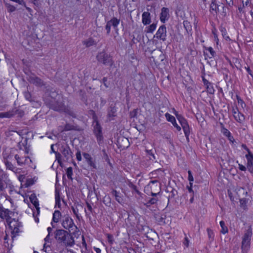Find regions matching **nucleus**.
Here are the masks:
<instances>
[{
	"label": "nucleus",
	"mask_w": 253,
	"mask_h": 253,
	"mask_svg": "<svg viewBox=\"0 0 253 253\" xmlns=\"http://www.w3.org/2000/svg\"><path fill=\"white\" fill-rule=\"evenodd\" d=\"M44 103L50 109L59 112L65 109V105L61 100V96L56 92H52L44 98Z\"/></svg>",
	"instance_id": "1"
},
{
	"label": "nucleus",
	"mask_w": 253,
	"mask_h": 253,
	"mask_svg": "<svg viewBox=\"0 0 253 253\" xmlns=\"http://www.w3.org/2000/svg\"><path fill=\"white\" fill-rule=\"evenodd\" d=\"M68 231L63 229L56 230L54 233L55 238L60 244L66 247H72L75 244L74 239Z\"/></svg>",
	"instance_id": "2"
},
{
	"label": "nucleus",
	"mask_w": 253,
	"mask_h": 253,
	"mask_svg": "<svg viewBox=\"0 0 253 253\" xmlns=\"http://www.w3.org/2000/svg\"><path fill=\"white\" fill-rule=\"evenodd\" d=\"M96 59L98 63L105 66L111 67L114 63L112 57L104 50L97 53Z\"/></svg>",
	"instance_id": "3"
},
{
	"label": "nucleus",
	"mask_w": 253,
	"mask_h": 253,
	"mask_svg": "<svg viewBox=\"0 0 253 253\" xmlns=\"http://www.w3.org/2000/svg\"><path fill=\"white\" fill-rule=\"evenodd\" d=\"M62 225L64 228L68 230V231L69 232L74 233L78 229V228L75 224L73 220L68 215H65L63 217Z\"/></svg>",
	"instance_id": "4"
},
{
	"label": "nucleus",
	"mask_w": 253,
	"mask_h": 253,
	"mask_svg": "<svg viewBox=\"0 0 253 253\" xmlns=\"http://www.w3.org/2000/svg\"><path fill=\"white\" fill-rule=\"evenodd\" d=\"M92 126H93V133L96 137L97 140L99 144L103 140L102 128L100 125L96 116H93Z\"/></svg>",
	"instance_id": "5"
},
{
	"label": "nucleus",
	"mask_w": 253,
	"mask_h": 253,
	"mask_svg": "<svg viewBox=\"0 0 253 253\" xmlns=\"http://www.w3.org/2000/svg\"><path fill=\"white\" fill-rule=\"evenodd\" d=\"M14 158L19 166L24 167L28 166L29 167H32V166H31L32 161L29 157L22 156L18 154H16Z\"/></svg>",
	"instance_id": "6"
},
{
	"label": "nucleus",
	"mask_w": 253,
	"mask_h": 253,
	"mask_svg": "<svg viewBox=\"0 0 253 253\" xmlns=\"http://www.w3.org/2000/svg\"><path fill=\"white\" fill-rule=\"evenodd\" d=\"M177 120L179 122L182 127L187 141H189V136L190 135V127L187 120L182 116H178L177 117Z\"/></svg>",
	"instance_id": "7"
},
{
	"label": "nucleus",
	"mask_w": 253,
	"mask_h": 253,
	"mask_svg": "<svg viewBox=\"0 0 253 253\" xmlns=\"http://www.w3.org/2000/svg\"><path fill=\"white\" fill-rule=\"evenodd\" d=\"M120 19L114 17L107 22L105 28L106 30L107 35H109L110 33L111 26H112L116 31L118 30V26L120 23Z\"/></svg>",
	"instance_id": "8"
},
{
	"label": "nucleus",
	"mask_w": 253,
	"mask_h": 253,
	"mask_svg": "<svg viewBox=\"0 0 253 253\" xmlns=\"http://www.w3.org/2000/svg\"><path fill=\"white\" fill-rule=\"evenodd\" d=\"M10 182L7 175L2 170L0 171V192L4 191Z\"/></svg>",
	"instance_id": "9"
},
{
	"label": "nucleus",
	"mask_w": 253,
	"mask_h": 253,
	"mask_svg": "<svg viewBox=\"0 0 253 253\" xmlns=\"http://www.w3.org/2000/svg\"><path fill=\"white\" fill-rule=\"evenodd\" d=\"M10 228L11 229V233L13 236L17 235L20 232L19 227L22 226L21 223L18 220L13 218L8 223Z\"/></svg>",
	"instance_id": "10"
},
{
	"label": "nucleus",
	"mask_w": 253,
	"mask_h": 253,
	"mask_svg": "<svg viewBox=\"0 0 253 253\" xmlns=\"http://www.w3.org/2000/svg\"><path fill=\"white\" fill-rule=\"evenodd\" d=\"M167 28L165 25L161 26L154 37L165 42L166 40Z\"/></svg>",
	"instance_id": "11"
},
{
	"label": "nucleus",
	"mask_w": 253,
	"mask_h": 253,
	"mask_svg": "<svg viewBox=\"0 0 253 253\" xmlns=\"http://www.w3.org/2000/svg\"><path fill=\"white\" fill-rule=\"evenodd\" d=\"M107 121L110 122L115 119L117 116V108L115 105L111 104L107 109Z\"/></svg>",
	"instance_id": "12"
},
{
	"label": "nucleus",
	"mask_w": 253,
	"mask_h": 253,
	"mask_svg": "<svg viewBox=\"0 0 253 253\" xmlns=\"http://www.w3.org/2000/svg\"><path fill=\"white\" fill-rule=\"evenodd\" d=\"M12 213V211L8 209L3 208L2 206L0 209V217L2 219H5L8 223L12 219L10 216V214Z\"/></svg>",
	"instance_id": "13"
},
{
	"label": "nucleus",
	"mask_w": 253,
	"mask_h": 253,
	"mask_svg": "<svg viewBox=\"0 0 253 253\" xmlns=\"http://www.w3.org/2000/svg\"><path fill=\"white\" fill-rule=\"evenodd\" d=\"M61 152L67 161L72 157L73 153L68 145L61 146Z\"/></svg>",
	"instance_id": "14"
},
{
	"label": "nucleus",
	"mask_w": 253,
	"mask_h": 253,
	"mask_svg": "<svg viewBox=\"0 0 253 253\" xmlns=\"http://www.w3.org/2000/svg\"><path fill=\"white\" fill-rule=\"evenodd\" d=\"M83 156L85 159L86 162L88 165L92 168L96 169L97 167L95 164V160L88 153H84L83 154Z\"/></svg>",
	"instance_id": "15"
},
{
	"label": "nucleus",
	"mask_w": 253,
	"mask_h": 253,
	"mask_svg": "<svg viewBox=\"0 0 253 253\" xmlns=\"http://www.w3.org/2000/svg\"><path fill=\"white\" fill-rule=\"evenodd\" d=\"M148 186H150L151 191H161V184L157 180L150 181Z\"/></svg>",
	"instance_id": "16"
},
{
	"label": "nucleus",
	"mask_w": 253,
	"mask_h": 253,
	"mask_svg": "<svg viewBox=\"0 0 253 253\" xmlns=\"http://www.w3.org/2000/svg\"><path fill=\"white\" fill-rule=\"evenodd\" d=\"M169 18V10L168 8L163 7L160 14V20L162 23H165Z\"/></svg>",
	"instance_id": "17"
},
{
	"label": "nucleus",
	"mask_w": 253,
	"mask_h": 253,
	"mask_svg": "<svg viewBox=\"0 0 253 253\" xmlns=\"http://www.w3.org/2000/svg\"><path fill=\"white\" fill-rule=\"evenodd\" d=\"M165 117L167 120L168 122L171 123L173 126L176 128L178 131H180L181 130L180 126L177 124L175 119L173 116L171 115L168 113H167L165 114Z\"/></svg>",
	"instance_id": "18"
},
{
	"label": "nucleus",
	"mask_w": 253,
	"mask_h": 253,
	"mask_svg": "<svg viewBox=\"0 0 253 253\" xmlns=\"http://www.w3.org/2000/svg\"><path fill=\"white\" fill-rule=\"evenodd\" d=\"M30 202L34 205L35 208L36 209L37 214V215L40 213V207L38 200L36 197L35 194H32L30 196Z\"/></svg>",
	"instance_id": "19"
},
{
	"label": "nucleus",
	"mask_w": 253,
	"mask_h": 253,
	"mask_svg": "<svg viewBox=\"0 0 253 253\" xmlns=\"http://www.w3.org/2000/svg\"><path fill=\"white\" fill-rule=\"evenodd\" d=\"M29 82L36 86H42L44 85L43 81L39 77L36 76H31L29 77Z\"/></svg>",
	"instance_id": "20"
},
{
	"label": "nucleus",
	"mask_w": 253,
	"mask_h": 253,
	"mask_svg": "<svg viewBox=\"0 0 253 253\" xmlns=\"http://www.w3.org/2000/svg\"><path fill=\"white\" fill-rule=\"evenodd\" d=\"M151 22V15L148 12H144L142 15V22L144 25L149 24Z\"/></svg>",
	"instance_id": "21"
},
{
	"label": "nucleus",
	"mask_w": 253,
	"mask_h": 253,
	"mask_svg": "<svg viewBox=\"0 0 253 253\" xmlns=\"http://www.w3.org/2000/svg\"><path fill=\"white\" fill-rule=\"evenodd\" d=\"M151 174L155 177L158 178L159 179H162L165 176L164 170L161 169H158L154 170L151 172Z\"/></svg>",
	"instance_id": "22"
},
{
	"label": "nucleus",
	"mask_w": 253,
	"mask_h": 253,
	"mask_svg": "<svg viewBox=\"0 0 253 253\" xmlns=\"http://www.w3.org/2000/svg\"><path fill=\"white\" fill-rule=\"evenodd\" d=\"M84 45H85L86 47H89L91 46L95 45L96 44V42L92 38H88V39L83 42Z\"/></svg>",
	"instance_id": "23"
},
{
	"label": "nucleus",
	"mask_w": 253,
	"mask_h": 253,
	"mask_svg": "<svg viewBox=\"0 0 253 253\" xmlns=\"http://www.w3.org/2000/svg\"><path fill=\"white\" fill-rule=\"evenodd\" d=\"M112 194L115 197L116 200L119 203L122 204L123 203V199L121 194L117 192L116 190H113L111 192Z\"/></svg>",
	"instance_id": "24"
},
{
	"label": "nucleus",
	"mask_w": 253,
	"mask_h": 253,
	"mask_svg": "<svg viewBox=\"0 0 253 253\" xmlns=\"http://www.w3.org/2000/svg\"><path fill=\"white\" fill-rule=\"evenodd\" d=\"M4 164L7 169H8L13 172H16L17 170V169L15 167L11 162L6 160L4 161Z\"/></svg>",
	"instance_id": "25"
},
{
	"label": "nucleus",
	"mask_w": 253,
	"mask_h": 253,
	"mask_svg": "<svg viewBox=\"0 0 253 253\" xmlns=\"http://www.w3.org/2000/svg\"><path fill=\"white\" fill-rule=\"evenodd\" d=\"M218 6L219 5L216 3V0H212L210 6V12L211 13L212 11H214L216 13H217L218 11Z\"/></svg>",
	"instance_id": "26"
},
{
	"label": "nucleus",
	"mask_w": 253,
	"mask_h": 253,
	"mask_svg": "<svg viewBox=\"0 0 253 253\" xmlns=\"http://www.w3.org/2000/svg\"><path fill=\"white\" fill-rule=\"evenodd\" d=\"M166 215H157L156 216V220L160 225H164L166 223Z\"/></svg>",
	"instance_id": "27"
},
{
	"label": "nucleus",
	"mask_w": 253,
	"mask_h": 253,
	"mask_svg": "<svg viewBox=\"0 0 253 253\" xmlns=\"http://www.w3.org/2000/svg\"><path fill=\"white\" fill-rule=\"evenodd\" d=\"M158 201V199L156 197H153L150 198L146 203H144V205L147 208H149L152 205H154L157 204Z\"/></svg>",
	"instance_id": "28"
},
{
	"label": "nucleus",
	"mask_w": 253,
	"mask_h": 253,
	"mask_svg": "<svg viewBox=\"0 0 253 253\" xmlns=\"http://www.w3.org/2000/svg\"><path fill=\"white\" fill-rule=\"evenodd\" d=\"M61 216V212L59 211H55L53 214L52 221L55 223H57L59 222Z\"/></svg>",
	"instance_id": "29"
},
{
	"label": "nucleus",
	"mask_w": 253,
	"mask_h": 253,
	"mask_svg": "<svg viewBox=\"0 0 253 253\" xmlns=\"http://www.w3.org/2000/svg\"><path fill=\"white\" fill-rule=\"evenodd\" d=\"M183 24L186 32L189 34L192 31V26L190 22L188 20H184Z\"/></svg>",
	"instance_id": "30"
},
{
	"label": "nucleus",
	"mask_w": 253,
	"mask_h": 253,
	"mask_svg": "<svg viewBox=\"0 0 253 253\" xmlns=\"http://www.w3.org/2000/svg\"><path fill=\"white\" fill-rule=\"evenodd\" d=\"M250 246V242L243 240L242 242V249L244 252H247Z\"/></svg>",
	"instance_id": "31"
},
{
	"label": "nucleus",
	"mask_w": 253,
	"mask_h": 253,
	"mask_svg": "<svg viewBox=\"0 0 253 253\" xmlns=\"http://www.w3.org/2000/svg\"><path fill=\"white\" fill-rule=\"evenodd\" d=\"M234 119L239 123H242L245 120V117L240 112L236 114L234 116Z\"/></svg>",
	"instance_id": "32"
},
{
	"label": "nucleus",
	"mask_w": 253,
	"mask_h": 253,
	"mask_svg": "<svg viewBox=\"0 0 253 253\" xmlns=\"http://www.w3.org/2000/svg\"><path fill=\"white\" fill-rule=\"evenodd\" d=\"M13 116V113L11 110L6 112L0 113V118H10Z\"/></svg>",
	"instance_id": "33"
},
{
	"label": "nucleus",
	"mask_w": 253,
	"mask_h": 253,
	"mask_svg": "<svg viewBox=\"0 0 253 253\" xmlns=\"http://www.w3.org/2000/svg\"><path fill=\"white\" fill-rule=\"evenodd\" d=\"M246 158L247 160V166L253 165V154L252 153L246 155Z\"/></svg>",
	"instance_id": "34"
},
{
	"label": "nucleus",
	"mask_w": 253,
	"mask_h": 253,
	"mask_svg": "<svg viewBox=\"0 0 253 253\" xmlns=\"http://www.w3.org/2000/svg\"><path fill=\"white\" fill-rule=\"evenodd\" d=\"M145 151L146 152V154L149 157V159L150 160H154L156 159L155 156V151H153V150H148L146 149Z\"/></svg>",
	"instance_id": "35"
},
{
	"label": "nucleus",
	"mask_w": 253,
	"mask_h": 253,
	"mask_svg": "<svg viewBox=\"0 0 253 253\" xmlns=\"http://www.w3.org/2000/svg\"><path fill=\"white\" fill-rule=\"evenodd\" d=\"M252 235V230L250 229L247 230L244 235L243 240H245L246 241L247 240L250 242Z\"/></svg>",
	"instance_id": "36"
},
{
	"label": "nucleus",
	"mask_w": 253,
	"mask_h": 253,
	"mask_svg": "<svg viewBox=\"0 0 253 253\" xmlns=\"http://www.w3.org/2000/svg\"><path fill=\"white\" fill-rule=\"evenodd\" d=\"M62 112H64L73 118L76 117V115L75 113V112L71 110L70 108L66 107L65 105V109L63 110Z\"/></svg>",
	"instance_id": "37"
},
{
	"label": "nucleus",
	"mask_w": 253,
	"mask_h": 253,
	"mask_svg": "<svg viewBox=\"0 0 253 253\" xmlns=\"http://www.w3.org/2000/svg\"><path fill=\"white\" fill-rule=\"evenodd\" d=\"M157 26L156 23H153L150 26L147 27L146 28V31L147 33H153L156 29Z\"/></svg>",
	"instance_id": "38"
},
{
	"label": "nucleus",
	"mask_w": 253,
	"mask_h": 253,
	"mask_svg": "<svg viewBox=\"0 0 253 253\" xmlns=\"http://www.w3.org/2000/svg\"><path fill=\"white\" fill-rule=\"evenodd\" d=\"M24 95L26 99L30 102L34 101L35 100L34 97L32 96L30 92L28 91H25L24 92Z\"/></svg>",
	"instance_id": "39"
},
{
	"label": "nucleus",
	"mask_w": 253,
	"mask_h": 253,
	"mask_svg": "<svg viewBox=\"0 0 253 253\" xmlns=\"http://www.w3.org/2000/svg\"><path fill=\"white\" fill-rule=\"evenodd\" d=\"M76 127L71 124H66L63 129L64 131L76 130Z\"/></svg>",
	"instance_id": "40"
},
{
	"label": "nucleus",
	"mask_w": 253,
	"mask_h": 253,
	"mask_svg": "<svg viewBox=\"0 0 253 253\" xmlns=\"http://www.w3.org/2000/svg\"><path fill=\"white\" fill-rule=\"evenodd\" d=\"M11 111H12L13 113V116L15 115H18L19 117H22L24 114V112L23 110L20 109H12Z\"/></svg>",
	"instance_id": "41"
},
{
	"label": "nucleus",
	"mask_w": 253,
	"mask_h": 253,
	"mask_svg": "<svg viewBox=\"0 0 253 253\" xmlns=\"http://www.w3.org/2000/svg\"><path fill=\"white\" fill-rule=\"evenodd\" d=\"M205 49L210 52V55L209 56L210 58H213L215 56L216 53L211 47H205Z\"/></svg>",
	"instance_id": "42"
},
{
	"label": "nucleus",
	"mask_w": 253,
	"mask_h": 253,
	"mask_svg": "<svg viewBox=\"0 0 253 253\" xmlns=\"http://www.w3.org/2000/svg\"><path fill=\"white\" fill-rule=\"evenodd\" d=\"M207 92L211 94H212L214 92V89L213 87L212 84L211 83L208 85H206Z\"/></svg>",
	"instance_id": "43"
},
{
	"label": "nucleus",
	"mask_w": 253,
	"mask_h": 253,
	"mask_svg": "<svg viewBox=\"0 0 253 253\" xmlns=\"http://www.w3.org/2000/svg\"><path fill=\"white\" fill-rule=\"evenodd\" d=\"M220 225L221 227V232L223 234H225L228 232V228L225 226V223L223 221L220 222Z\"/></svg>",
	"instance_id": "44"
},
{
	"label": "nucleus",
	"mask_w": 253,
	"mask_h": 253,
	"mask_svg": "<svg viewBox=\"0 0 253 253\" xmlns=\"http://www.w3.org/2000/svg\"><path fill=\"white\" fill-rule=\"evenodd\" d=\"M207 232H208L209 240L211 241H213L214 240V233H213V231L212 230H211V229L208 228Z\"/></svg>",
	"instance_id": "45"
},
{
	"label": "nucleus",
	"mask_w": 253,
	"mask_h": 253,
	"mask_svg": "<svg viewBox=\"0 0 253 253\" xmlns=\"http://www.w3.org/2000/svg\"><path fill=\"white\" fill-rule=\"evenodd\" d=\"M128 186L131 188L133 191H134L136 193H137L138 194L140 195V191L138 190L137 189V187L136 185H134L133 184L132 182H129L128 184Z\"/></svg>",
	"instance_id": "46"
},
{
	"label": "nucleus",
	"mask_w": 253,
	"mask_h": 253,
	"mask_svg": "<svg viewBox=\"0 0 253 253\" xmlns=\"http://www.w3.org/2000/svg\"><path fill=\"white\" fill-rule=\"evenodd\" d=\"M66 174L69 179L71 180L73 179L72 177V175L73 174V169L72 167H69L67 168L66 170Z\"/></svg>",
	"instance_id": "47"
},
{
	"label": "nucleus",
	"mask_w": 253,
	"mask_h": 253,
	"mask_svg": "<svg viewBox=\"0 0 253 253\" xmlns=\"http://www.w3.org/2000/svg\"><path fill=\"white\" fill-rule=\"evenodd\" d=\"M220 31L221 32L222 36L226 39H229V37L227 36V32L226 30L224 27H221L220 28Z\"/></svg>",
	"instance_id": "48"
},
{
	"label": "nucleus",
	"mask_w": 253,
	"mask_h": 253,
	"mask_svg": "<svg viewBox=\"0 0 253 253\" xmlns=\"http://www.w3.org/2000/svg\"><path fill=\"white\" fill-rule=\"evenodd\" d=\"M5 6L6 7V8L7 9V11L9 12H13L16 9V8L14 6H13L10 4H9V3H5Z\"/></svg>",
	"instance_id": "49"
},
{
	"label": "nucleus",
	"mask_w": 253,
	"mask_h": 253,
	"mask_svg": "<svg viewBox=\"0 0 253 253\" xmlns=\"http://www.w3.org/2000/svg\"><path fill=\"white\" fill-rule=\"evenodd\" d=\"M177 195V190L172 189L171 190V191H170L169 195V199L174 198V197Z\"/></svg>",
	"instance_id": "50"
},
{
	"label": "nucleus",
	"mask_w": 253,
	"mask_h": 253,
	"mask_svg": "<svg viewBox=\"0 0 253 253\" xmlns=\"http://www.w3.org/2000/svg\"><path fill=\"white\" fill-rule=\"evenodd\" d=\"M107 240L110 244L112 245L114 242V237L112 234H107Z\"/></svg>",
	"instance_id": "51"
},
{
	"label": "nucleus",
	"mask_w": 253,
	"mask_h": 253,
	"mask_svg": "<svg viewBox=\"0 0 253 253\" xmlns=\"http://www.w3.org/2000/svg\"><path fill=\"white\" fill-rule=\"evenodd\" d=\"M55 157L56 160L57 161L58 163L59 164L60 166H61V155L60 154V153L59 152L55 153Z\"/></svg>",
	"instance_id": "52"
},
{
	"label": "nucleus",
	"mask_w": 253,
	"mask_h": 253,
	"mask_svg": "<svg viewBox=\"0 0 253 253\" xmlns=\"http://www.w3.org/2000/svg\"><path fill=\"white\" fill-rule=\"evenodd\" d=\"M183 245L186 247H188L189 246V240L188 238L187 237H185L183 240Z\"/></svg>",
	"instance_id": "53"
},
{
	"label": "nucleus",
	"mask_w": 253,
	"mask_h": 253,
	"mask_svg": "<svg viewBox=\"0 0 253 253\" xmlns=\"http://www.w3.org/2000/svg\"><path fill=\"white\" fill-rule=\"evenodd\" d=\"M188 180L190 181V183L191 184H192V183L191 182L192 181H194V178H193V175L192 174V172L190 170H188Z\"/></svg>",
	"instance_id": "54"
},
{
	"label": "nucleus",
	"mask_w": 253,
	"mask_h": 253,
	"mask_svg": "<svg viewBox=\"0 0 253 253\" xmlns=\"http://www.w3.org/2000/svg\"><path fill=\"white\" fill-rule=\"evenodd\" d=\"M34 184V181L32 179H28L26 180L25 185L26 187H29L32 185Z\"/></svg>",
	"instance_id": "55"
},
{
	"label": "nucleus",
	"mask_w": 253,
	"mask_h": 253,
	"mask_svg": "<svg viewBox=\"0 0 253 253\" xmlns=\"http://www.w3.org/2000/svg\"><path fill=\"white\" fill-rule=\"evenodd\" d=\"M72 210L73 211V213L78 218H79V216L78 215V209L77 208H75L74 207H72Z\"/></svg>",
	"instance_id": "56"
},
{
	"label": "nucleus",
	"mask_w": 253,
	"mask_h": 253,
	"mask_svg": "<svg viewBox=\"0 0 253 253\" xmlns=\"http://www.w3.org/2000/svg\"><path fill=\"white\" fill-rule=\"evenodd\" d=\"M86 204L87 208L88 210L89 211V214H90V213H92L93 209H92V208L91 205L89 203H88V202H86Z\"/></svg>",
	"instance_id": "57"
},
{
	"label": "nucleus",
	"mask_w": 253,
	"mask_h": 253,
	"mask_svg": "<svg viewBox=\"0 0 253 253\" xmlns=\"http://www.w3.org/2000/svg\"><path fill=\"white\" fill-rule=\"evenodd\" d=\"M76 158L78 161H81L82 160L81 152L79 151L76 153Z\"/></svg>",
	"instance_id": "58"
},
{
	"label": "nucleus",
	"mask_w": 253,
	"mask_h": 253,
	"mask_svg": "<svg viewBox=\"0 0 253 253\" xmlns=\"http://www.w3.org/2000/svg\"><path fill=\"white\" fill-rule=\"evenodd\" d=\"M227 5L230 7H232L234 5L233 0H225Z\"/></svg>",
	"instance_id": "59"
},
{
	"label": "nucleus",
	"mask_w": 253,
	"mask_h": 253,
	"mask_svg": "<svg viewBox=\"0 0 253 253\" xmlns=\"http://www.w3.org/2000/svg\"><path fill=\"white\" fill-rule=\"evenodd\" d=\"M160 193V192H154V191H151L150 195L153 197L157 198V196L159 195Z\"/></svg>",
	"instance_id": "60"
},
{
	"label": "nucleus",
	"mask_w": 253,
	"mask_h": 253,
	"mask_svg": "<svg viewBox=\"0 0 253 253\" xmlns=\"http://www.w3.org/2000/svg\"><path fill=\"white\" fill-rule=\"evenodd\" d=\"M202 81L205 85H207L211 83L207 80H206L204 77H202Z\"/></svg>",
	"instance_id": "61"
},
{
	"label": "nucleus",
	"mask_w": 253,
	"mask_h": 253,
	"mask_svg": "<svg viewBox=\"0 0 253 253\" xmlns=\"http://www.w3.org/2000/svg\"><path fill=\"white\" fill-rule=\"evenodd\" d=\"M232 113H233V116H234V115H236V113H239V112L238 111V109H237V107H236V108H232Z\"/></svg>",
	"instance_id": "62"
},
{
	"label": "nucleus",
	"mask_w": 253,
	"mask_h": 253,
	"mask_svg": "<svg viewBox=\"0 0 253 253\" xmlns=\"http://www.w3.org/2000/svg\"><path fill=\"white\" fill-rule=\"evenodd\" d=\"M224 134L228 137L230 135H231L230 132L227 129H225L223 132Z\"/></svg>",
	"instance_id": "63"
},
{
	"label": "nucleus",
	"mask_w": 253,
	"mask_h": 253,
	"mask_svg": "<svg viewBox=\"0 0 253 253\" xmlns=\"http://www.w3.org/2000/svg\"><path fill=\"white\" fill-rule=\"evenodd\" d=\"M248 170L252 173H253V165L247 166Z\"/></svg>",
	"instance_id": "64"
}]
</instances>
